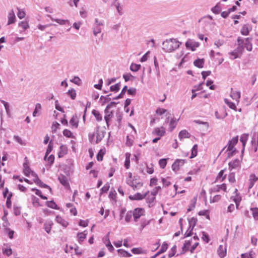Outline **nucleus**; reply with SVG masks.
I'll list each match as a JSON object with an SVG mask.
<instances>
[{
  "instance_id": "obj_3",
  "label": "nucleus",
  "mask_w": 258,
  "mask_h": 258,
  "mask_svg": "<svg viewBox=\"0 0 258 258\" xmlns=\"http://www.w3.org/2000/svg\"><path fill=\"white\" fill-rule=\"evenodd\" d=\"M238 140V136H237L233 138L231 140H229L228 144L225 146L223 150L221 151L220 154L224 150V149L227 147V150H231L234 149V146L237 144Z\"/></svg>"
},
{
  "instance_id": "obj_44",
  "label": "nucleus",
  "mask_w": 258,
  "mask_h": 258,
  "mask_svg": "<svg viewBox=\"0 0 258 258\" xmlns=\"http://www.w3.org/2000/svg\"><path fill=\"white\" fill-rule=\"evenodd\" d=\"M250 210L252 211L253 218L256 220H258V208H251Z\"/></svg>"
},
{
  "instance_id": "obj_1",
  "label": "nucleus",
  "mask_w": 258,
  "mask_h": 258,
  "mask_svg": "<svg viewBox=\"0 0 258 258\" xmlns=\"http://www.w3.org/2000/svg\"><path fill=\"white\" fill-rule=\"evenodd\" d=\"M181 43L175 39L171 38L169 40L167 39L162 43V49L167 52H172L177 49Z\"/></svg>"
},
{
  "instance_id": "obj_62",
  "label": "nucleus",
  "mask_w": 258,
  "mask_h": 258,
  "mask_svg": "<svg viewBox=\"0 0 258 258\" xmlns=\"http://www.w3.org/2000/svg\"><path fill=\"white\" fill-rule=\"evenodd\" d=\"M208 213V210H203L200 211L198 214L200 216H205L207 219H209L210 216Z\"/></svg>"
},
{
  "instance_id": "obj_51",
  "label": "nucleus",
  "mask_w": 258,
  "mask_h": 258,
  "mask_svg": "<svg viewBox=\"0 0 258 258\" xmlns=\"http://www.w3.org/2000/svg\"><path fill=\"white\" fill-rule=\"evenodd\" d=\"M159 164L160 167L162 169H164V168H165V167H166V166L167 165V160L166 159H160V160L159 161Z\"/></svg>"
},
{
  "instance_id": "obj_19",
  "label": "nucleus",
  "mask_w": 258,
  "mask_h": 258,
  "mask_svg": "<svg viewBox=\"0 0 258 258\" xmlns=\"http://www.w3.org/2000/svg\"><path fill=\"white\" fill-rule=\"evenodd\" d=\"M251 29V28L248 24L244 25L241 29V34L243 35L247 36L248 35Z\"/></svg>"
},
{
  "instance_id": "obj_58",
  "label": "nucleus",
  "mask_w": 258,
  "mask_h": 258,
  "mask_svg": "<svg viewBox=\"0 0 258 258\" xmlns=\"http://www.w3.org/2000/svg\"><path fill=\"white\" fill-rule=\"evenodd\" d=\"M127 92L129 95L135 96L137 92V89L135 88H130L128 89L127 88Z\"/></svg>"
},
{
  "instance_id": "obj_54",
  "label": "nucleus",
  "mask_w": 258,
  "mask_h": 258,
  "mask_svg": "<svg viewBox=\"0 0 258 258\" xmlns=\"http://www.w3.org/2000/svg\"><path fill=\"white\" fill-rule=\"evenodd\" d=\"M63 135L68 138H73L74 136L72 135V133L68 129H65L63 131Z\"/></svg>"
},
{
  "instance_id": "obj_12",
  "label": "nucleus",
  "mask_w": 258,
  "mask_h": 258,
  "mask_svg": "<svg viewBox=\"0 0 258 258\" xmlns=\"http://www.w3.org/2000/svg\"><path fill=\"white\" fill-rule=\"evenodd\" d=\"M104 112L105 114L104 116V119L106 121L107 126H108L110 119L113 116V112L110 111L109 109L105 108L104 110Z\"/></svg>"
},
{
  "instance_id": "obj_63",
  "label": "nucleus",
  "mask_w": 258,
  "mask_h": 258,
  "mask_svg": "<svg viewBox=\"0 0 258 258\" xmlns=\"http://www.w3.org/2000/svg\"><path fill=\"white\" fill-rule=\"evenodd\" d=\"M202 239L206 242L207 243H208L210 240L209 236L208 234H207L205 232H202Z\"/></svg>"
},
{
  "instance_id": "obj_11",
  "label": "nucleus",
  "mask_w": 258,
  "mask_h": 258,
  "mask_svg": "<svg viewBox=\"0 0 258 258\" xmlns=\"http://www.w3.org/2000/svg\"><path fill=\"white\" fill-rule=\"evenodd\" d=\"M105 132L103 131H99V127L96 128L95 134L96 135V143L100 142L104 137Z\"/></svg>"
},
{
  "instance_id": "obj_41",
  "label": "nucleus",
  "mask_w": 258,
  "mask_h": 258,
  "mask_svg": "<svg viewBox=\"0 0 258 258\" xmlns=\"http://www.w3.org/2000/svg\"><path fill=\"white\" fill-rule=\"evenodd\" d=\"M70 123L72 126L77 128L78 126V121L77 120V117L74 115L73 116L70 121Z\"/></svg>"
},
{
  "instance_id": "obj_9",
  "label": "nucleus",
  "mask_w": 258,
  "mask_h": 258,
  "mask_svg": "<svg viewBox=\"0 0 258 258\" xmlns=\"http://www.w3.org/2000/svg\"><path fill=\"white\" fill-rule=\"evenodd\" d=\"M144 210L142 208H136L133 213V216L135 221L137 222L138 220L143 214Z\"/></svg>"
},
{
  "instance_id": "obj_25",
  "label": "nucleus",
  "mask_w": 258,
  "mask_h": 258,
  "mask_svg": "<svg viewBox=\"0 0 258 258\" xmlns=\"http://www.w3.org/2000/svg\"><path fill=\"white\" fill-rule=\"evenodd\" d=\"M55 220L57 223L61 224L63 227H67V226L68 225V223L65 220L62 219V218L61 217L59 216V215H57L56 217Z\"/></svg>"
},
{
  "instance_id": "obj_23",
  "label": "nucleus",
  "mask_w": 258,
  "mask_h": 258,
  "mask_svg": "<svg viewBox=\"0 0 258 258\" xmlns=\"http://www.w3.org/2000/svg\"><path fill=\"white\" fill-rule=\"evenodd\" d=\"M229 169L232 170L233 169H235L237 167H238L239 165V160L235 159L232 161H231L229 163Z\"/></svg>"
},
{
  "instance_id": "obj_21",
  "label": "nucleus",
  "mask_w": 258,
  "mask_h": 258,
  "mask_svg": "<svg viewBox=\"0 0 258 258\" xmlns=\"http://www.w3.org/2000/svg\"><path fill=\"white\" fill-rule=\"evenodd\" d=\"M16 20V16L13 10H12L8 15V25H10L14 23Z\"/></svg>"
},
{
  "instance_id": "obj_5",
  "label": "nucleus",
  "mask_w": 258,
  "mask_h": 258,
  "mask_svg": "<svg viewBox=\"0 0 258 258\" xmlns=\"http://www.w3.org/2000/svg\"><path fill=\"white\" fill-rule=\"evenodd\" d=\"M185 163V160L176 159L172 165V169L175 172L178 171L180 167L182 166Z\"/></svg>"
},
{
  "instance_id": "obj_29",
  "label": "nucleus",
  "mask_w": 258,
  "mask_h": 258,
  "mask_svg": "<svg viewBox=\"0 0 258 258\" xmlns=\"http://www.w3.org/2000/svg\"><path fill=\"white\" fill-rule=\"evenodd\" d=\"M155 200V196L153 195H151V196H149L146 198V202L149 204V207H152L154 204H153L154 201Z\"/></svg>"
},
{
  "instance_id": "obj_17",
  "label": "nucleus",
  "mask_w": 258,
  "mask_h": 258,
  "mask_svg": "<svg viewBox=\"0 0 258 258\" xmlns=\"http://www.w3.org/2000/svg\"><path fill=\"white\" fill-rule=\"evenodd\" d=\"M217 252L221 258H223L226 254V248L225 246L220 245L217 249Z\"/></svg>"
},
{
  "instance_id": "obj_37",
  "label": "nucleus",
  "mask_w": 258,
  "mask_h": 258,
  "mask_svg": "<svg viewBox=\"0 0 258 258\" xmlns=\"http://www.w3.org/2000/svg\"><path fill=\"white\" fill-rule=\"evenodd\" d=\"M120 83H116L114 85H112L110 87V90L112 92H117L120 89Z\"/></svg>"
},
{
  "instance_id": "obj_27",
  "label": "nucleus",
  "mask_w": 258,
  "mask_h": 258,
  "mask_svg": "<svg viewBox=\"0 0 258 258\" xmlns=\"http://www.w3.org/2000/svg\"><path fill=\"white\" fill-rule=\"evenodd\" d=\"M53 222L51 221H47L44 224V228L47 233L50 232Z\"/></svg>"
},
{
  "instance_id": "obj_39",
  "label": "nucleus",
  "mask_w": 258,
  "mask_h": 258,
  "mask_svg": "<svg viewBox=\"0 0 258 258\" xmlns=\"http://www.w3.org/2000/svg\"><path fill=\"white\" fill-rule=\"evenodd\" d=\"M130 154L128 153L125 154V160L124 162V167L126 169H128L130 166Z\"/></svg>"
},
{
  "instance_id": "obj_49",
  "label": "nucleus",
  "mask_w": 258,
  "mask_h": 258,
  "mask_svg": "<svg viewBox=\"0 0 258 258\" xmlns=\"http://www.w3.org/2000/svg\"><path fill=\"white\" fill-rule=\"evenodd\" d=\"M19 26L23 29V30H26L29 27V24L26 21H22L19 23Z\"/></svg>"
},
{
  "instance_id": "obj_53",
  "label": "nucleus",
  "mask_w": 258,
  "mask_h": 258,
  "mask_svg": "<svg viewBox=\"0 0 258 258\" xmlns=\"http://www.w3.org/2000/svg\"><path fill=\"white\" fill-rule=\"evenodd\" d=\"M196 198H195L191 201V204L189 206V208L187 209V212H189V211L193 210L196 207Z\"/></svg>"
},
{
  "instance_id": "obj_47",
  "label": "nucleus",
  "mask_w": 258,
  "mask_h": 258,
  "mask_svg": "<svg viewBox=\"0 0 258 258\" xmlns=\"http://www.w3.org/2000/svg\"><path fill=\"white\" fill-rule=\"evenodd\" d=\"M67 94L70 96L72 99H75L76 97V91L74 89L69 90L67 92Z\"/></svg>"
},
{
  "instance_id": "obj_42",
  "label": "nucleus",
  "mask_w": 258,
  "mask_h": 258,
  "mask_svg": "<svg viewBox=\"0 0 258 258\" xmlns=\"http://www.w3.org/2000/svg\"><path fill=\"white\" fill-rule=\"evenodd\" d=\"M178 120V119L176 120L174 119V118H171L169 124L170 131H172L174 130V128H175Z\"/></svg>"
},
{
  "instance_id": "obj_60",
  "label": "nucleus",
  "mask_w": 258,
  "mask_h": 258,
  "mask_svg": "<svg viewBox=\"0 0 258 258\" xmlns=\"http://www.w3.org/2000/svg\"><path fill=\"white\" fill-rule=\"evenodd\" d=\"M254 253L252 251H250L248 253H243L241 255V258H253L252 255Z\"/></svg>"
},
{
  "instance_id": "obj_26",
  "label": "nucleus",
  "mask_w": 258,
  "mask_h": 258,
  "mask_svg": "<svg viewBox=\"0 0 258 258\" xmlns=\"http://www.w3.org/2000/svg\"><path fill=\"white\" fill-rule=\"evenodd\" d=\"M191 240H188L185 241L182 247V252H181V254L184 253L186 251H187L189 250V246L191 245Z\"/></svg>"
},
{
  "instance_id": "obj_48",
  "label": "nucleus",
  "mask_w": 258,
  "mask_h": 258,
  "mask_svg": "<svg viewBox=\"0 0 258 258\" xmlns=\"http://www.w3.org/2000/svg\"><path fill=\"white\" fill-rule=\"evenodd\" d=\"M131 251L134 254H141L145 253L144 250H143L141 248H133L132 249Z\"/></svg>"
},
{
  "instance_id": "obj_28",
  "label": "nucleus",
  "mask_w": 258,
  "mask_h": 258,
  "mask_svg": "<svg viewBox=\"0 0 258 258\" xmlns=\"http://www.w3.org/2000/svg\"><path fill=\"white\" fill-rule=\"evenodd\" d=\"M178 137L181 140L183 138H189L190 135L186 130H182L179 132Z\"/></svg>"
},
{
  "instance_id": "obj_8",
  "label": "nucleus",
  "mask_w": 258,
  "mask_h": 258,
  "mask_svg": "<svg viewBox=\"0 0 258 258\" xmlns=\"http://www.w3.org/2000/svg\"><path fill=\"white\" fill-rule=\"evenodd\" d=\"M95 25L93 28V34L95 36H97V35L100 33L101 32V26L103 25L102 22H99L98 19L96 18L95 20Z\"/></svg>"
},
{
  "instance_id": "obj_13",
  "label": "nucleus",
  "mask_w": 258,
  "mask_h": 258,
  "mask_svg": "<svg viewBox=\"0 0 258 258\" xmlns=\"http://www.w3.org/2000/svg\"><path fill=\"white\" fill-rule=\"evenodd\" d=\"M68 153V148L66 145H61L59 147V151L58 154L59 158L63 157Z\"/></svg>"
},
{
  "instance_id": "obj_64",
  "label": "nucleus",
  "mask_w": 258,
  "mask_h": 258,
  "mask_svg": "<svg viewBox=\"0 0 258 258\" xmlns=\"http://www.w3.org/2000/svg\"><path fill=\"white\" fill-rule=\"evenodd\" d=\"M133 216V213L132 211H128L125 215V220L126 222H128L131 221L132 217Z\"/></svg>"
},
{
  "instance_id": "obj_2",
  "label": "nucleus",
  "mask_w": 258,
  "mask_h": 258,
  "mask_svg": "<svg viewBox=\"0 0 258 258\" xmlns=\"http://www.w3.org/2000/svg\"><path fill=\"white\" fill-rule=\"evenodd\" d=\"M197 222V218H195L194 217H192L188 219L189 227L187 230L184 234L185 237H189L192 235V231L196 225Z\"/></svg>"
},
{
  "instance_id": "obj_56",
  "label": "nucleus",
  "mask_w": 258,
  "mask_h": 258,
  "mask_svg": "<svg viewBox=\"0 0 258 258\" xmlns=\"http://www.w3.org/2000/svg\"><path fill=\"white\" fill-rule=\"evenodd\" d=\"M5 231L7 233L9 238L10 239H13L14 237V231H13V230H11L10 228H6Z\"/></svg>"
},
{
  "instance_id": "obj_59",
  "label": "nucleus",
  "mask_w": 258,
  "mask_h": 258,
  "mask_svg": "<svg viewBox=\"0 0 258 258\" xmlns=\"http://www.w3.org/2000/svg\"><path fill=\"white\" fill-rule=\"evenodd\" d=\"M245 43V39H242L241 37H238L237 38V46H240L244 48V44Z\"/></svg>"
},
{
  "instance_id": "obj_7",
  "label": "nucleus",
  "mask_w": 258,
  "mask_h": 258,
  "mask_svg": "<svg viewBox=\"0 0 258 258\" xmlns=\"http://www.w3.org/2000/svg\"><path fill=\"white\" fill-rule=\"evenodd\" d=\"M58 179L59 181L60 182V183L63 186H64L66 188H67V189L70 188V185L69 182L68 180V178L65 175H64L63 174H60L59 176Z\"/></svg>"
},
{
  "instance_id": "obj_34",
  "label": "nucleus",
  "mask_w": 258,
  "mask_h": 258,
  "mask_svg": "<svg viewBox=\"0 0 258 258\" xmlns=\"http://www.w3.org/2000/svg\"><path fill=\"white\" fill-rule=\"evenodd\" d=\"M23 166L24 174L27 176H29L30 174H31V171H33L31 170L30 168L26 163H24L23 164Z\"/></svg>"
},
{
  "instance_id": "obj_38",
  "label": "nucleus",
  "mask_w": 258,
  "mask_h": 258,
  "mask_svg": "<svg viewBox=\"0 0 258 258\" xmlns=\"http://www.w3.org/2000/svg\"><path fill=\"white\" fill-rule=\"evenodd\" d=\"M198 148V147L197 144L194 145L191 149V153L190 158H193L197 155Z\"/></svg>"
},
{
  "instance_id": "obj_33",
  "label": "nucleus",
  "mask_w": 258,
  "mask_h": 258,
  "mask_svg": "<svg viewBox=\"0 0 258 258\" xmlns=\"http://www.w3.org/2000/svg\"><path fill=\"white\" fill-rule=\"evenodd\" d=\"M53 142H52V141L51 140L49 142V144L48 145V147H47V150H46V153H45V156H44V160H46V157L52 151V150L53 149Z\"/></svg>"
},
{
  "instance_id": "obj_55",
  "label": "nucleus",
  "mask_w": 258,
  "mask_h": 258,
  "mask_svg": "<svg viewBox=\"0 0 258 258\" xmlns=\"http://www.w3.org/2000/svg\"><path fill=\"white\" fill-rule=\"evenodd\" d=\"M104 153L103 152V150L101 149L99 152L98 153L96 158L98 161H102L103 158V155Z\"/></svg>"
},
{
  "instance_id": "obj_50",
  "label": "nucleus",
  "mask_w": 258,
  "mask_h": 258,
  "mask_svg": "<svg viewBox=\"0 0 258 258\" xmlns=\"http://www.w3.org/2000/svg\"><path fill=\"white\" fill-rule=\"evenodd\" d=\"M154 66L155 67L156 71L157 72V75L159 76L160 75V71H159V64L158 62L157 59V58L156 56H154Z\"/></svg>"
},
{
  "instance_id": "obj_31",
  "label": "nucleus",
  "mask_w": 258,
  "mask_h": 258,
  "mask_svg": "<svg viewBox=\"0 0 258 258\" xmlns=\"http://www.w3.org/2000/svg\"><path fill=\"white\" fill-rule=\"evenodd\" d=\"M85 232L86 230L83 232H80L77 234L78 241L80 243H81L86 238L87 233H86Z\"/></svg>"
},
{
  "instance_id": "obj_10",
  "label": "nucleus",
  "mask_w": 258,
  "mask_h": 258,
  "mask_svg": "<svg viewBox=\"0 0 258 258\" xmlns=\"http://www.w3.org/2000/svg\"><path fill=\"white\" fill-rule=\"evenodd\" d=\"M149 191L146 192L145 194H141V193L138 192L133 196H130L129 199L131 200H141L146 198Z\"/></svg>"
},
{
  "instance_id": "obj_16",
  "label": "nucleus",
  "mask_w": 258,
  "mask_h": 258,
  "mask_svg": "<svg viewBox=\"0 0 258 258\" xmlns=\"http://www.w3.org/2000/svg\"><path fill=\"white\" fill-rule=\"evenodd\" d=\"M127 183L130 186H132L134 189H138L143 185V184L140 182H137L134 179L132 180H128Z\"/></svg>"
},
{
  "instance_id": "obj_30",
  "label": "nucleus",
  "mask_w": 258,
  "mask_h": 258,
  "mask_svg": "<svg viewBox=\"0 0 258 258\" xmlns=\"http://www.w3.org/2000/svg\"><path fill=\"white\" fill-rule=\"evenodd\" d=\"M204 63V59H203V58H202V59L198 58V59H196L194 62V65L199 68H203Z\"/></svg>"
},
{
  "instance_id": "obj_40",
  "label": "nucleus",
  "mask_w": 258,
  "mask_h": 258,
  "mask_svg": "<svg viewBox=\"0 0 258 258\" xmlns=\"http://www.w3.org/2000/svg\"><path fill=\"white\" fill-rule=\"evenodd\" d=\"M224 102L229 106V108L236 110V106L234 103L229 101L228 99L226 98L224 99Z\"/></svg>"
},
{
  "instance_id": "obj_61",
  "label": "nucleus",
  "mask_w": 258,
  "mask_h": 258,
  "mask_svg": "<svg viewBox=\"0 0 258 258\" xmlns=\"http://www.w3.org/2000/svg\"><path fill=\"white\" fill-rule=\"evenodd\" d=\"M176 250V246L175 245L171 248V251L168 253V257L169 258L172 257L175 254Z\"/></svg>"
},
{
  "instance_id": "obj_14",
  "label": "nucleus",
  "mask_w": 258,
  "mask_h": 258,
  "mask_svg": "<svg viewBox=\"0 0 258 258\" xmlns=\"http://www.w3.org/2000/svg\"><path fill=\"white\" fill-rule=\"evenodd\" d=\"M252 38L248 37L245 39V43L244 48L245 47L247 51H250L252 49V45L251 43Z\"/></svg>"
},
{
  "instance_id": "obj_32",
  "label": "nucleus",
  "mask_w": 258,
  "mask_h": 258,
  "mask_svg": "<svg viewBox=\"0 0 258 258\" xmlns=\"http://www.w3.org/2000/svg\"><path fill=\"white\" fill-rule=\"evenodd\" d=\"M118 254L122 257H131L132 255L127 251L123 249H119L117 250Z\"/></svg>"
},
{
  "instance_id": "obj_57",
  "label": "nucleus",
  "mask_w": 258,
  "mask_h": 258,
  "mask_svg": "<svg viewBox=\"0 0 258 258\" xmlns=\"http://www.w3.org/2000/svg\"><path fill=\"white\" fill-rule=\"evenodd\" d=\"M18 12L17 13V16H18V18L20 19L24 18L26 15L25 12L24 11L21 10L19 8H18Z\"/></svg>"
},
{
  "instance_id": "obj_45",
  "label": "nucleus",
  "mask_w": 258,
  "mask_h": 258,
  "mask_svg": "<svg viewBox=\"0 0 258 258\" xmlns=\"http://www.w3.org/2000/svg\"><path fill=\"white\" fill-rule=\"evenodd\" d=\"M32 204L35 207H39L40 206L39 203V199L35 197L34 196H33L32 197Z\"/></svg>"
},
{
  "instance_id": "obj_46",
  "label": "nucleus",
  "mask_w": 258,
  "mask_h": 258,
  "mask_svg": "<svg viewBox=\"0 0 258 258\" xmlns=\"http://www.w3.org/2000/svg\"><path fill=\"white\" fill-rule=\"evenodd\" d=\"M212 12L215 14H218L221 11V8L219 4H217L215 7H213L211 9Z\"/></svg>"
},
{
  "instance_id": "obj_18",
  "label": "nucleus",
  "mask_w": 258,
  "mask_h": 258,
  "mask_svg": "<svg viewBox=\"0 0 258 258\" xmlns=\"http://www.w3.org/2000/svg\"><path fill=\"white\" fill-rule=\"evenodd\" d=\"M258 180V177H257L255 174H252L249 176V185H248V189L251 188L253 185L254 184V183Z\"/></svg>"
},
{
  "instance_id": "obj_4",
  "label": "nucleus",
  "mask_w": 258,
  "mask_h": 258,
  "mask_svg": "<svg viewBox=\"0 0 258 258\" xmlns=\"http://www.w3.org/2000/svg\"><path fill=\"white\" fill-rule=\"evenodd\" d=\"M243 47L237 46L233 51L229 53V55L232 56L230 57L232 59H236L239 57V54H241L243 51Z\"/></svg>"
},
{
  "instance_id": "obj_35",
  "label": "nucleus",
  "mask_w": 258,
  "mask_h": 258,
  "mask_svg": "<svg viewBox=\"0 0 258 258\" xmlns=\"http://www.w3.org/2000/svg\"><path fill=\"white\" fill-rule=\"evenodd\" d=\"M46 205L52 209L58 210L59 209V207L56 204V203L53 201H47L46 202Z\"/></svg>"
},
{
  "instance_id": "obj_15",
  "label": "nucleus",
  "mask_w": 258,
  "mask_h": 258,
  "mask_svg": "<svg viewBox=\"0 0 258 258\" xmlns=\"http://www.w3.org/2000/svg\"><path fill=\"white\" fill-rule=\"evenodd\" d=\"M231 91L230 93V97L234 100L239 102V100L240 98V92L239 91H234L231 88Z\"/></svg>"
},
{
  "instance_id": "obj_22",
  "label": "nucleus",
  "mask_w": 258,
  "mask_h": 258,
  "mask_svg": "<svg viewBox=\"0 0 258 258\" xmlns=\"http://www.w3.org/2000/svg\"><path fill=\"white\" fill-rule=\"evenodd\" d=\"M48 17H49L52 21H55L57 23H58L60 25H66L67 24L69 23V21L68 20H62V19H54L51 17V16L48 15L47 16Z\"/></svg>"
},
{
  "instance_id": "obj_6",
  "label": "nucleus",
  "mask_w": 258,
  "mask_h": 258,
  "mask_svg": "<svg viewBox=\"0 0 258 258\" xmlns=\"http://www.w3.org/2000/svg\"><path fill=\"white\" fill-rule=\"evenodd\" d=\"M185 46L187 49H190L194 51L196 48L199 47V43L191 39H188L185 43Z\"/></svg>"
},
{
  "instance_id": "obj_36",
  "label": "nucleus",
  "mask_w": 258,
  "mask_h": 258,
  "mask_svg": "<svg viewBox=\"0 0 258 258\" xmlns=\"http://www.w3.org/2000/svg\"><path fill=\"white\" fill-rule=\"evenodd\" d=\"M92 113L98 121H101L102 119V115L98 111L93 109L92 111Z\"/></svg>"
},
{
  "instance_id": "obj_52",
  "label": "nucleus",
  "mask_w": 258,
  "mask_h": 258,
  "mask_svg": "<svg viewBox=\"0 0 258 258\" xmlns=\"http://www.w3.org/2000/svg\"><path fill=\"white\" fill-rule=\"evenodd\" d=\"M41 109V105L40 103H37L35 105V109L33 112V116L34 117L36 116L37 113H38V110Z\"/></svg>"
},
{
  "instance_id": "obj_43",
  "label": "nucleus",
  "mask_w": 258,
  "mask_h": 258,
  "mask_svg": "<svg viewBox=\"0 0 258 258\" xmlns=\"http://www.w3.org/2000/svg\"><path fill=\"white\" fill-rule=\"evenodd\" d=\"M141 67L140 64L132 63L130 66V70L133 72H137Z\"/></svg>"
},
{
  "instance_id": "obj_24",
  "label": "nucleus",
  "mask_w": 258,
  "mask_h": 258,
  "mask_svg": "<svg viewBox=\"0 0 258 258\" xmlns=\"http://www.w3.org/2000/svg\"><path fill=\"white\" fill-rule=\"evenodd\" d=\"M154 132L157 136L162 137L165 135V128L163 126H162L161 128L156 127L155 128Z\"/></svg>"
},
{
  "instance_id": "obj_20",
  "label": "nucleus",
  "mask_w": 258,
  "mask_h": 258,
  "mask_svg": "<svg viewBox=\"0 0 258 258\" xmlns=\"http://www.w3.org/2000/svg\"><path fill=\"white\" fill-rule=\"evenodd\" d=\"M248 138V134H242L240 138V141L242 144L243 149L242 150L241 152L243 153L244 152V148L246 145L247 141Z\"/></svg>"
}]
</instances>
